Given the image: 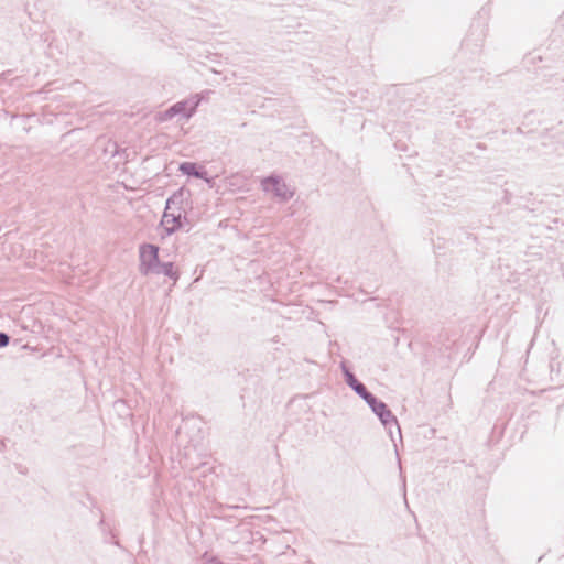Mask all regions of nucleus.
<instances>
[{
	"label": "nucleus",
	"instance_id": "obj_1",
	"mask_svg": "<svg viewBox=\"0 0 564 564\" xmlns=\"http://www.w3.org/2000/svg\"><path fill=\"white\" fill-rule=\"evenodd\" d=\"M355 393L361 397L366 403L370 406L372 412L380 419L383 426L389 431L391 440L393 438L392 427H395L399 437L401 438V429L397 421V417L392 414V412L387 408L386 403L377 400V398L370 393L364 383L359 382L355 378Z\"/></svg>",
	"mask_w": 564,
	"mask_h": 564
},
{
	"label": "nucleus",
	"instance_id": "obj_2",
	"mask_svg": "<svg viewBox=\"0 0 564 564\" xmlns=\"http://www.w3.org/2000/svg\"><path fill=\"white\" fill-rule=\"evenodd\" d=\"M202 98L199 95H194L187 99L181 100L172 105L165 111L160 115L162 121L172 119L175 116H182L185 119H189L199 106Z\"/></svg>",
	"mask_w": 564,
	"mask_h": 564
},
{
	"label": "nucleus",
	"instance_id": "obj_3",
	"mask_svg": "<svg viewBox=\"0 0 564 564\" xmlns=\"http://www.w3.org/2000/svg\"><path fill=\"white\" fill-rule=\"evenodd\" d=\"M261 187L265 193H272L282 203L290 200L294 196V191L279 175L272 174L264 177L261 181Z\"/></svg>",
	"mask_w": 564,
	"mask_h": 564
},
{
	"label": "nucleus",
	"instance_id": "obj_4",
	"mask_svg": "<svg viewBox=\"0 0 564 564\" xmlns=\"http://www.w3.org/2000/svg\"><path fill=\"white\" fill-rule=\"evenodd\" d=\"M159 247L152 243H143L140 246V273L142 275L152 274L156 267L161 263L159 259Z\"/></svg>",
	"mask_w": 564,
	"mask_h": 564
},
{
	"label": "nucleus",
	"instance_id": "obj_5",
	"mask_svg": "<svg viewBox=\"0 0 564 564\" xmlns=\"http://www.w3.org/2000/svg\"><path fill=\"white\" fill-rule=\"evenodd\" d=\"M188 196V191L184 189L183 187L178 188L166 199L164 210H171L182 214L185 213V203Z\"/></svg>",
	"mask_w": 564,
	"mask_h": 564
},
{
	"label": "nucleus",
	"instance_id": "obj_6",
	"mask_svg": "<svg viewBox=\"0 0 564 564\" xmlns=\"http://www.w3.org/2000/svg\"><path fill=\"white\" fill-rule=\"evenodd\" d=\"M182 215V213L164 210L161 225L164 227L167 236L183 228Z\"/></svg>",
	"mask_w": 564,
	"mask_h": 564
},
{
	"label": "nucleus",
	"instance_id": "obj_7",
	"mask_svg": "<svg viewBox=\"0 0 564 564\" xmlns=\"http://www.w3.org/2000/svg\"><path fill=\"white\" fill-rule=\"evenodd\" d=\"M178 171L184 175L193 176L196 178L205 180L206 182H210L212 180L208 177V173L204 169H198L197 164L194 162H183L178 166Z\"/></svg>",
	"mask_w": 564,
	"mask_h": 564
},
{
	"label": "nucleus",
	"instance_id": "obj_8",
	"mask_svg": "<svg viewBox=\"0 0 564 564\" xmlns=\"http://www.w3.org/2000/svg\"><path fill=\"white\" fill-rule=\"evenodd\" d=\"M152 274H163L174 281L178 280L180 275L177 270L174 268L173 262H161Z\"/></svg>",
	"mask_w": 564,
	"mask_h": 564
},
{
	"label": "nucleus",
	"instance_id": "obj_9",
	"mask_svg": "<svg viewBox=\"0 0 564 564\" xmlns=\"http://www.w3.org/2000/svg\"><path fill=\"white\" fill-rule=\"evenodd\" d=\"M341 369H343V372H344V376H345V381H346L347 386L349 388H352L354 378H352L351 369L346 365L345 361L341 362Z\"/></svg>",
	"mask_w": 564,
	"mask_h": 564
},
{
	"label": "nucleus",
	"instance_id": "obj_10",
	"mask_svg": "<svg viewBox=\"0 0 564 564\" xmlns=\"http://www.w3.org/2000/svg\"><path fill=\"white\" fill-rule=\"evenodd\" d=\"M10 343V337L6 333H0V348L7 347Z\"/></svg>",
	"mask_w": 564,
	"mask_h": 564
}]
</instances>
